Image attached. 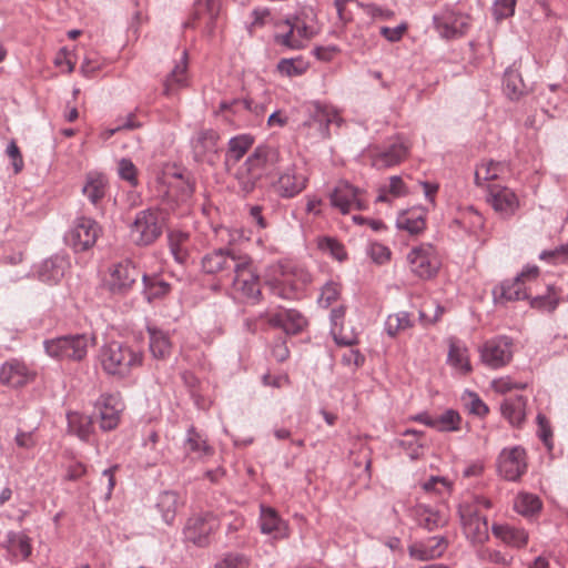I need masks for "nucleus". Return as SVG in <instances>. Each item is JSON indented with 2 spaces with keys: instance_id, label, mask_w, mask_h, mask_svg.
I'll return each instance as SVG.
<instances>
[{
  "instance_id": "nucleus-1",
  "label": "nucleus",
  "mask_w": 568,
  "mask_h": 568,
  "mask_svg": "<svg viewBox=\"0 0 568 568\" xmlns=\"http://www.w3.org/2000/svg\"><path fill=\"white\" fill-rule=\"evenodd\" d=\"M490 499L481 495H469L458 506V515L466 539L474 546H481L489 539L487 517L480 515V508L489 509Z\"/></svg>"
},
{
  "instance_id": "nucleus-2",
  "label": "nucleus",
  "mask_w": 568,
  "mask_h": 568,
  "mask_svg": "<svg viewBox=\"0 0 568 568\" xmlns=\"http://www.w3.org/2000/svg\"><path fill=\"white\" fill-rule=\"evenodd\" d=\"M100 359L108 375L125 378L133 369L142 366L143 353L136 346L112 341L101 347Z\"/></svg>"
},
{
  "instance_id": "nucleus-3",
  "label": "nucleus",
  "mask_w": 568,
  "mask_h": 568,
  "mask_svg": "<svg viewBox=\"0 0 568 568\" xmlns=\"http://www.w3.org/2000/svg\"><path fill=\"white\" fill-rule=\"evenodd\" d=\"M310 20V16L301 11L277 21L273 34L274 43L288 50L304 49L316 34Z\"/></svg>"
},
{
  "instance_id": "nucleus-4",
  "label": "nucleus",
  "mask_w": 568,
  "mask_h": 568,
  "mask_svg": "<svg viewBox=\"0 0 568 568\" xmlns=\"http://www.w3.org/2000/svg\"><path fill=\"white\" fill-rule=\"evenodd\" d=\"M94 338L85 333L65 334L43 341L44 353L57 362L80 363L85 359Z\"/></svg>"
},
{
  "instance_id": "nucleus-5",
  "label": "nucleus",
  "mask_w": 568,
  "mask_h": 568,
  "mask_svg": "<svg viewBox=\"0 0 568 568\" xmlns=\"http://www.w3.org/2000/svg\"><path fill=\"white\" fill-rule=\"evenodd\" d=\"M247 263V254L231 247L215 248L201 258V267L205 274L217 276L221 282H230L240 266Z\"/></svg>"
},
{
  "instance_id": "nucleus-6",
  "label": "nucleus",
  "mask_w": 568,
  "mask_h": 568,
  "mask_svg": "<svg viewBox=\"0 0 568 568\" xmlns=\"http://www.w3.org/2000/svg\"><path fill=\"white\" fill-rule=\"evenodd\" d=\"M311 274L300 265L281 266L278 276L268 281L273 295L283 300H298L311 283Z\"/></svg>"
},
{
  "instance_id": "nucleus-7",
  "label": "nucleus",
  "mask_w": 568,
  "mask_h": 568,
  "mask_svg": "<svg viewBox=\"0 0 568 568\" xmlns=\"http://www.w3.org/2000/svg\"><path fill=\"white\" fill-rule=\"evenodd\" d=\"M166 213L156 206L148 207L135 214L131 224V237L138 246L153 244L163 233Z\"/></svg>"
},
{
  "instance_id": "nucleus-8",
  "label": "nucleus",
  "mask_w": 568,
  "mask_h": 568,
  "mask_svg": "<svg viewBox=\"0 0 568 568\" xmlns=\"http://www.w3.org/2000/svg\"><path fill=\"white\" fill-rule=\"evenodd\" d=\"M433 24L442 39H458L467 33L470 17L458 10L456 4H445L433 16Z\"/></svg>"
},
{
  "instance_id": "nucleus-9",
  "label": "nucleus",
  "mask_w": 568,
  "mask_h": 568,
  "mask_svg": "<svg viewBox=\"0 0 568 568\" xmlns=\"http://www.w3.org/2000/svg\"><path fill=\"white\" fill-rule=\"evenodd\" d=\"M308 181L305 164L291 163L280 171L272 189L278 197L288 200L300 195L307 187Z\"/></svg>"
},
{
  "instance_id": "nucleus-10",
  "label": "nucleus",
  "mask_w": 568,
  "mask_h": 568,
  "mask_svg": "<svg viewBox=\"0 0 568 568\" xmlns=\"http://www.w3.org/2000/svg\"><path fill=\"white\" fill-rule=\"evenodd\" d=\"M139 277L142 278V273L134 262L124 260L110 266L104 285L110 294L123 297L133 290Z\"/></svg>"
},
{
  "instance_id": "nucleus-11",
  "label": "nucleus",
  "mask_w": 568,
  "mask_h": 568,
  "mask_svg": "<svg viewBox=\"0 0 568 568\" xmlns=\"http://www.w3.org/2000/svg\"><path fill=\"white\" fill-rule=\"evenodd\" d=\"M308 118L303 122L302 128L307 129V134L315 140H324L329 136V125L342 122L337 111L326 104L314 102L307 108Z\"/></svg>"
},
{
  "instance_id": "nucleus-12",
  "label": "nucleus",
  "mask_w": 568,
  "mask_h": 568,
  "mask_svg": "<svg viewBox=\"0 0 568 568\" xmlns=\"http://www.w3.org/2000/svg\"><path fill=\"white\" fill-rule=\"evenodd\" d=\"M101 233L102 229L97 221L82 216L75 220L64 239L75 252H84L94 246Z\"/></svg>"
},
{
  "instance_id": "nucleus-13",
  "label": "nucleus",
  "mask_w": 568,
  "mask_h": 568,
  "mask_svg": "<svg viewBox=\"0 0 568 568\" xmlns=\"http://www.w3.org/2000/svg\"><path fill=\"white\" fill-rule=\"evenodd\" d=\"M235 292L242 294L244 298L255 304L261 301V278L253 265L252 258L247 255V263L239 267V271L232 276L230 282Z\"/></svg>"
},
{
  "instance_id": "nucleus-14",
  "label": "nucleus",
  "mask_w": 568,
  "mask_h": 568,
  "mask_svg": "<svg viewBox=\"0 0 568 568\" xmlns=\"http://www.w3.org/2000/svg\"><path fill=\"white\" fill-rule=\"evenodd\" d=\"M217 526L219 521L212 513L197 514L187 519L183 535L186 541L204 547L209 545L210 536Z\"/></svg>"
},
{
  "instance_id": "nucleus-15",
  "label": "nucleus",
  "mask_w": 568,
  "mask_h": 568,
  "mask_svg": "<svg viewBox=\"0 0 568 568\" xmlns=\"http://www.w3.org/2000/svg\"><path fill=\"white\" fill-rule=\"evenodd\" d=\"M407 262L410 272L422 280L434 277L439 270V262L432 245L413 247L407 254Z\"/></svg>"
},
{
  "instance_id": "nucleus-16",
  "label": "nucleus",
  "mask_w": 568,
  "mask_h": 568,
  "mask_svg": "<svg viewBox=\"0 0 568 568\" xmlns=\"http://www.w3.org/2000/svg\"><path fill=\"white\" fill-rule=\"evenodd\" d=\"M526 450L520 446L504 448L497 458L499 475L509 481L518 480L527 471Z\"/></svg>"
},
{
  "instance_id": "nucleus-17",
  "label": "nucleus",
  "mask_w": 568,
  "mask_h": 568,
  "mask_svg": "<svg viewBox=\"0 0 568 568\" xmlns=\"http://www.w3.org/2000/svg\"><path fill=\"white\" fill-rule=\"evenodd\" d=\"M95 412L99 418L100 428L110 432L118 427L124 404L120 394H101L95 402Z\"/></svg>"
},
{
  "instance_id": "nucleus-18",
  "label": "nucleus",
  "mask_w": 568,
  "mask_h": 568,
  "mask_svg": "<svg viewBox=\"0 0 568 568\" xmlns=\"http://www.w3.org/2000/svg\"><path fill=\"white\" fill-rule=\"evenodd\" d=\"M483 363L494 369L504 367L513 358V341L507 336H498L487 341L480 347Z\"/></svg>"
},
{
  "instance_id": "nucleus-19",
  "label": "nucleus",
  "mask_w": 568,
  "mask_h": 568,
  "mask_svg": "<svg viewBox=\"0 0 568 568\" xmlns=\"http://www.w3.org/2000/svg\"><path fill=\"white\" fill-rule=\"evenodd\" d=\"M361 194L362 190L358 187L347 181H339L329 194L331 205L342 214H347L352 210L363 211L366 209V204Z\"/></svg>"
},
{
  "instance_id": "nucleus-20",
  "label": "nucleus",
  "mask_w": 568,
  "mask_h": 568,
  "mask_svg": "<svg viewBox=\"0 0 568 568\" xmlns=\"http://www.w3.org/2000/svg\"><path fill=\"white\" fill-rule=\"evenodd\" d=\"M220 134L214 129H200L191 139V149L196 162L213 164L219 153Z\"/></svg>"
},
{
  "instance_id": "nucleus-21",
  "label": "nucleus",
  "mask_w": 568,
  "mask_h": 568,
  "mask_svg": "<svg viewBox=\"0 0 568 568\" xmlns=\"http://www.w3.org/2000/svg\"><path fill=\"white\" fill-rule=\"evenodd\" d=\"M486 200L494 211L504 219L513 216L519 207L517 194L511 189L499 184L487 186Z\"/></svg>"
},
{
  "instance_id": "nucleus-22",
  "label": "nucleus",
  "mask_w": 568,
  "mask_h": 568,
  "mask_svg": "<svg viewBox=\"0 0 568 568\" xmlns=\"http://www.w3.org/2000/svg\"><path fill=\"white\" fill-rule=\"evenodd\" d=\"M109 187V181L104 174L95 171L85 174L82 194L100 214H104Z\"/></svg>"
},
{
  "instance_id": "nucleus-23",
  "label": "nucleus",
  "mask_w": 568,
  "mask_h": 568,
  "mask_svg": "<svg viewBox=\"0 0 568 568\" xmlns=\"http://www.w3.org/2000/svg\"><path fill=\"white\" fill-rule=\"evenodd\" d=\"M36 374L27 366V364L17 358L4 362L0 367V383L19 388L32 382Z\"/></svg>"
},
{
  "instance_id": "nucleus-24",
  "label": "nucleus",
  "mask_w": 568,
  "mask_h": 568,
  "mask_svg": "<svg viewBox=\"0 0 568 568\" xmlns=\"http://www.w3.org/2000/svg\"><path fill=\"white\" fill-rule=\"evenodd\" d=\"M272 327L281 328L287 335L300 334L307 325L304 315L294 308H281L267 317Z\"/></svg>"
},
{
  "instance_id": "nucleus-25",
  "label": "nucleus",
  "mask_w": 568,
  "mask_h": 568,
  "mask_svg": "<svg viewBox=\"0 0 568 568\" xmlns=\"http://www.w3.org/2000/svg\"><path fill=\"white\" fill-rule=\"evenodd\" d=\"M407 154L408 146L403 141L396 140L383 149L375 148L372 151V165L378 170L387 169L400 163Z\"/></svg>"
},
{
  "instance_id": "nucleus-26",
  "label": "nucleus",
  "mask_w": 568,
  "mask_h": 568,
  "mask_svg": "<svg viewBox=\"0 0 568 568\" xmlns=\"http://www.w3.org/2000/svg\"><path fill=\"white\" fill-rule=\"evenodd\" d=\"M258 523L261 532L264 535H272L274 539H285L288 537L287 523L272 507L261 505Z\"/></svg>"
},
{
  "instance_id": "nucleus-27",
  "label": "nucleus",
  "mask_w": 568,
  "mask_h": 568,
  "mask_svg": "<svg viewBox=\"0 0 568 568\" xmlns=\"http://www.w3.org/2000/svg\"><path fill=\"white\" fill-rule=\"evenodd\" d=\"M448 542L443 536H434L426 540L415 542L409 547L412 558L418 560H430L440 557L446 550Z\"/></svg>"
},
{
  "instance_id": "nucleus-28",
  "label": "nucleus",
  "mask_w": 568,
  "mask_h": 568,
  "mask_svg": "<svg viewBox=\"0 0 568 568\" xmlns=\"http://www.w3.org/2000/svg\"><path fill=\"white\" fill-rule=\"evenodd\" d=\"M149 348L155 359H168L173 349L170 334L156 326H148Z\"/></svg>"
},
{
  "instance_id": "nucleus-29",
  "label": "nucleus",
  "mask_w": 568,
  "mask_h": 568,
  "mask_svg": "<svg viewBox=\"0 0 568 568\" xmlns=\"http://www.w3.org/2000/svg\"><path fill=\"white\" fill-rule=\"evenodd\" d=\"M493 535L505 545L513 548H523L528 542V532L520 527L509 524H494L491 526Z\"/></svg>"
},
{
  "instance_id": "nucleus-30",
  "label": "nucleus",
  "mask_w": 568,
  "mask_h": 568,
  "mask_svg": "<svg viewBox=\"0 0 568 568\" xmlns=\"http://www.w3.org/2000/svg\"><path fill=\"white\" fill-rule=\"evenodd\" d=\"M526 397L521 395L508 396L500 405L501 415L511 426L520 427L526 419Z\"/></svg>"
},
{
  "instance_id": "nucleus-31",
  "label": "nucleus",
  "mask_w": 568,
  "mask_h": 568,
  "mask_svg": "<svg viewBox=\"0 0 568 568\" xmlns=\"http://www.w3.org/2000/svg\"><path fill=\"white\" fill-rule=\"evenodd\" d=\"M187 53L183 51L179 62L173 70L166 75L163 82V94L166 97L174 95L180 89L187 85Z\"/></svg>"
},
{
  "instance_id": "nucleus-32",
  "label": "nucleus",
  "mask_w": 568,
  "mask_h": 568,
  "mask_svg": "<svg viewBox=\"0 0 568 568\" xmlns=\"http://www.w3.org/2000/svg\"><path fill=\"white\" fill-rule=\"evenodd\" d=\"M68 261L61 255L44 260L38 271L39 280L48 284H57L64 276Z\"/></svg>"
},
{
  "instance_id": "nucleus-33",
  "label": "nucleus",
  "mask_w": 568,
  "mask_h": 568,
  "mask_svg": "<svg viewBox=\"0 0 568 568\" xmlns=\"http://www.w3.org/2000/svg\"><path fill=\"white\" fill-rule=\"evenodd\" d=\"M2 546L16 560H27L32 554L31 539L23 532L8 531Z\"/></svg>"
},
{
  "instance_id": "nucleus-34",
  "label": "nucleus",
  "mask_w": 568,
  "mask_h": 568,
  "mask_svg": "<svg viewBox=\"0 0 568 568\" xmlns=\"http://www.w3.org/2000/svg\"><path fill=\"white\" fill-rule=\"evenodd\" d=\"M278 161V151L268 145H258L253 153L246 159L244 165L248 172L255 170H264L274 165Z\"/></svg>"
},
{
  "instance_id": "nucleus-35",
  "label": "nucleus",
  "mask_w": 568,
  "mask_h": 568,
  "mask_svg": "<svg viewBox=\"0 0 568 568\" xmlns=\"http://www.w3.org/2000/svg\"><path fill=\"white\" fill-rule=\"evenodd\" d=\"M143 295L149 303L164 298L171 291V284L159 275L142 274Z\"/></svg>"
},
{
  "instance_id": "nucleus-36",
  "label": "nucleus",
  "mask_w": 568,
  "mask_h": 568,
  "mask_svg": "<svg viewBox=\"0 0 568 568\" xmlns=\"http://www.w3.org/2000/svg\"><path fill=\"white\" fill-rule=\"evenodd\" d=\"M69 433L83 442H90L94 427L93 419L89 415L71 412L67 415Z\"/></svg>"
},
{
  "instance_id": "nucleus-37",
  "label": "nucleus",
  "mask_w": 568,
  "mask_h": 568,
  "mask_svg": "<svg viewBox=\"0 0 568 568\" xmlns=\"http://www.w3.org/2000/svg\"><path fill=\"white\" fill-rule=\"evenodd\" d=\"M346 307L341 305L331 311V333L337 345L352 346L357 343V337L354 334H343V322L345 318Z\"/></svg>"
},
{
  "instance_id": "nucleus-38",
  "label": "nucleus",
  "mask_w": 568,
  "mask_h": 568,
  "mask_svg": "<svg viewBox=\"0 0 568 568\" xmlns=\"http://www.w3.org/2000/svg\"><path fill=\"white\" fill-rule=\"evenodd\" d=\"M507 173H509L507 163L493 160L486 161L477 166L475 171V183L483 185L485 182L501 179Z\"/></svg>"
},
{
  "instance_id": "nucleus-39",
  "label": "nucleus",
  "mask_w": 568,
  "mask_h": 568,
  "mask_svg": "<svg viewBox=\"0 0 568 568\" xmlns=\"http://www.w3.org/2000/svg\"><path fill=\"white\" fill-rule=\"evenodd\" d=\"M493 293L496 301L511 302L528 298L524 282L519 281V277L516 276L513 280L504 281Z\"/></svg>"
},
{
  "instance_id": "nucleus-40",
  "label": "nucleus",
  "mask_w": 568,
  "mask_h": 568,
  "mask_svg": "<svg viewBox=\"0 0 568 568\" xmlns=\"http://www.w3.org/2000/svg\"><path fill=\"white\" fill-rule=\"evenodd\" d=\"M447 362L463 374H467L471 371L468 349L457 339L450 338L449 341Z\"/></svg>"
},
{
  "instance_id": "nucleus-41",
  "label": "nucleus",
  "mask_w": 568,
  "mask_h": 568,
  "mask_svg": "<svg viewBox=\"0 0 568 568\" xmlns=\"http://www.w3.org/2000/svg\"><path fill=\"white\" fill-rule=\"evenodd\" d=\"M254 143L251 134H239L230 139L225 154V162H239Z\"/></svg>"
},
{
  "instance_id": "nucleus-42",
  "label": "nucleus",
  "mask_w": 568,
  "mask_h": 568,
  "mask_svg": "<svg viewBox=\"0 0 568 568\" xmlns=\"http://www.w3.org/2000/svg\"><path fill=\"white\" fill-rule=\"evenodd\" d=\"M190 234L184 231L175 230L169 233V247L174 260L184 264L189 258V250L186 243L189 242Z\"/></svg>"
},
{
  "instance_id": "nucleus-43",
  "label": "nucleus",
  "mask_w": 568,
  "mask_h": 568,
  "mask_svg": "<svg viewBox=\"0 0 568 568\" xmlns=\"http://www.w3.org/2000/svg\"><path fill=\"white\" fill-rule=\"evenodd\" d=\"M179 507V495L174 491H163L159 495L156 508L165 524L172 525Z\"/></svg>"
},
{
  "instance_id": "nucleus-44",
  "label": "nucleus",
  "mask_w": 568,
  "mask_h": 568,
  "mask_svg": "<svg viewBox=\"0 0 568 568\" xmlns=\"http://www.w3.org/2000/svg\"><path fill=\"white\" fill-rule=\"evenodd\" d=\"M414 326L412 315L406 311H400L387 316L384 328L389 337H396L399 333Z\"/></svg>"
},
{
  "instance_id": "nucleus-45",
  "label": "nucleus",
  "mask_w": 568,
  "mask_h": 568,
  "mask_svg": "<svg viewBox=\"0 0 568 568\" xmlns=\"http://www.w3.org/2000/svg\"><path fill=\"white\" fill-rule=\"evenodd\" d=\"M184 447L186 452L195 454L199 458L212 455L213 453L212 447L193 426H190L186 432Z\"/></svg>"
},
{
  "instance_id": "nucleus-46",
  "label": "nucleus",
  "mask_w": 568,
  "mask_h": 568,
  "mask_svg": "<svg viewBox=\"0 0 568 568\" xmlns=\"http://www.w3.org/2000/svg\"><path fill=\"white\" fill-rule=\"evenodd\" d=\"M503 85L505 93L511 100L518 99L527 91V87L523 81L521 74L511 68L505 71Z\"/></svg>"
},
{
  "instance_id": "nucleus-47",
  "label": "nucleus",
  "mask_w": 568,
  "mask_h": 568,
  "mask_svg": "<svg viewBox=\"0 0 568 568\" xmlns=\"http://www.w3.org/2000/svg\"><path fill=\"white\" fill-rule=\"evenodd\" d=\"M310 68L308 61L302 55L295 58H283L277 62L276 70L283 77L293 78L304 74Z\"/></svg>"
},
{
  "instance_id": "nucleus-48",
  "label": "nucleus",
  "mask_w": 568,
  "mask_h": 568,
  "mask_svg": "<svg viewBox=\"0 0 568 568\" xmlns=\"http://www.w3.org/2000/svg\"><path fill=\"white\" fill-rule=\"evenodd\" d=\"M560 296L554 285H548L545 294L530 298V306L541 312L552 313L559 305Z\"/></svg>"
},
{
  "instance_id": "nucleus-49",
  "label": "nucleus",
  "mask_w": 568,
  "mask_h": 568,
  "mask_svg": "<svg viewBox=\"0 0 568 568\" xmlns=\"http://www.w3.org/2000/svg\"><path fill=\"white\" fill-rule=\"evenodd\" d=\"M396 226L412 235H416L424 231L426 222L422 214L404 212L397 217Z\"/></svg>"
},
{
  "instance_id": "nucleus-50",
  "label": "nucleus",
  "mask_w": 568,
  "mask_h": 568,
  "mask_svg": "<svg viewBox=\"0 0 568 568\" xmlns=\"http://www.w3.org/2000/svg\"><path fill=\"white\" fill-rule=\"evenodd\" d=\"M435 429L437 432H457L460 429L462 416L455 409H446L443 414L436 415Z\"/></svg>"
},
{
  "instance_id": "nucleus-51",
  "label": "nucleus",
  "mask_w": 568,
  "mask_h": 568,
  "mask_svg": "<svg viewBox=\"0 0 568 568\" xmlns=\"http://www.w3.org/2000/svg\"><path fill=\"white\" fill-rule=\"evenodd\" d=\"M541 508L540 499L532 494H520L515 501V509L525 516L534 515Z\"/></svg>"
},
{
  "instance_id": "nucleus-52",
  "label": "nucleus",
  "mask_w": 568,
  "mask_h": 568,
  "mask_svg": "<svg viewBox=\"0 0 568 568\" xmlns=\"http://www.w3.org/2000/svg\"><path fill=\"white\" fill-rule=\"evenodd\" d=\"M479 558L483 561L501 566V568H509L514 561V556L490 548L483 549L479 552Z\"/></svg>"
},
{
  "instance_id": "nucleus-53",
  "label": "nucleus",
  "mask_w": 568,
  "mask_h": 568,
  "mask_svg": "<svg viewBox=\"0 0 568 568\" xmlns=\"http://www.w3.org/2000/svg\"><path fill=\"white\" fill-rule=\"evenodd\" d=\"M318 247L324 251L328 252L334 258L342 262L346 260L347 253L345 251L344 245L338 242L334 237H323L318 241Z\"/></svg>"
},
{
  "instance_id": "nucleus-54",
  "label": "nucleus",
  "mask_w": 568,
  "mask_h": 568,
  "mask_svg": "<svg viewBox=\"0 0 568 568\" xmlns=\"http://www.w3.org/2000/svg\"><path fill=\"white\" fill-rule=\"evenodd\" d=\"M341 295V286L335 282H327L321 291V295L318 297V304L327 308L329 307Z\"/></svg>"
},
{
  "instance_id": "nucleus-55",
  "label": "nucleus",
  "mask_w": 568,
  "mask_h": 568,
  "mask_svg": "<svg viewBox=\"0 0 568 568\" xmlns=\"http://www.w3.org/2000/svg\"><path fill=\"white\" fill-rule=\"evenodd\" d=\"M136 168L130 159H121L118 165L119 176L129 182L131 186L138 185Z\"/></svg>"
},
{
  "instance_id": "nucleus-56",
  "label": "nucleus",
  "mask_w": 568,
  "mask_h": 568,
  "mask_svg": "<svg viewBox=\"0 0 568 568\" xmlns=\"http://www.w3.org/2000/svg\"><path fill=\"white\" fill-rule=\"evenodd\" d=\"M539 258L551 264L566 262L568 260V242L554 250L542 251Z\"/></svg>"
},
{
  "instance_id": "nucleus-57",
  "label": "nucleus",
  "mask_w": 568,
  "mask_h": 568,
  "mask_svg": "<svg viewBox=\"0 0 568 568\" xmlns=\"http://www.w3.org/2000/svg\"><path fill=\"white\" fill-rule=\"evenodd\" d=\"M422 487L427 493L444 495L448 493L450 484L445 477L432 476L423 483Z\"/></svg>"
},
{
  "instance_id": "nucleus-58",
  "label": "nucleus",
  "mask_w": 568,
  "mask_h": 568,
  "mask_svg": "<svg viewBox=\"0 0 568 568\" xmlns=\"http://www.w3.org/2000/svg\"><path fill=\"white\" fill-rule=\"evenodd\" d=\"M159 434L155 430H150L148 434V437L143 442V446L145 449H149L151 452V455L149 456V465H156L161 458L162 454L156 448V445L159 443Z\"/></svg>"
},
{
  "instance_id": "nucleus-59",
  "label": "nucleus",
  "mask_w": 568,
  "mask_h": 568,
  "mask_svg": "<svg viewBox=\"0 0 568 568\" xmlns=\"http://www.w3.org/2000/svg\"><path fill=\"white\" fill-rule=\"evenodd\" d=\"M444 524L445 518L438 511L425 509L424 513L420 514V525L429 531L443 526Z\"/></svg>"
},
{
  "instance_id": "nucleus-60",
  "label": "nucleus",
  "mask_w": 568,
  "mask_h": 568,
  "mask_svg": "<svg viewBox=\"0 0 568 568\" xmlns=\"http://www.w3.org/2000/svg\"><path fill=\"white\" fill-rule=\"evenodd\" d=\"M537 424H538V437L540 440L547 446L548 449L552 448V432L550 425L545 415H537Z\"/></svg>"
},
{
  "instance_id": "nucleus-61",
  "label": "nucleus",
  "mask_w": 568,
  "mask_h": 568,
  "mask_svg": "<svg viewBox=\"0 0 568 568\" xmlns=\"http://www.w3.org/2000/svg\"><path fill=\"white\" fill-rule=\"evenodd\" d=\"M248 559L242 554H229L216 568H248Z\"/></svg>"
},
{
  "instance_id": "nucleus-62",
  "label": "nucleus",
  "mask_w": 568,
  "mask_h": 568,
  "mask_svg": "<svg viewBox=\"0 0 568 568\" xmlns=\"http://www.w3.org/2000/svg\"><path fill=\"white\" fill-rule=\"evenodd\" d=\"M6 153L8 158L11 160V164L13 166L14 173H19L23 169V159L22 154L20 152L19 146L17 145L16 141L11 140L9 144L7 145Z\"/></svg>"
},
{
  "instance_id": "nucleus-63",
  "label": "nucleus",
  "mask_w": 568,
  "mask_h": 568,
  "mask_svg": "<svg viewBox=\"0 0 568 568\" xmlns=\"http://www.w3.org/2000/svg\"><path fill=\"white\" fill-rule=\"evenodd\" d=\"M516 0H497L494 3V14L497 20L511 17L515 12Z\"/></svg>"
},
{
  "instance_id": "nucleus-64",
  "label": "nucleus",
  "mask_w": 568,
  "mask_h": 568,
  "mask_svg": "<svg viewBox=\"0 0 568 568\" xmlns=\"http://www.w3.org/2000/svg\"><path fill=\"white\" fill-rule=\"evenodd\" d=\"M367 252L372 260L378 264H384L390 257L389 248L381 243H372Z\"/></svg>"
}]
</instances>
